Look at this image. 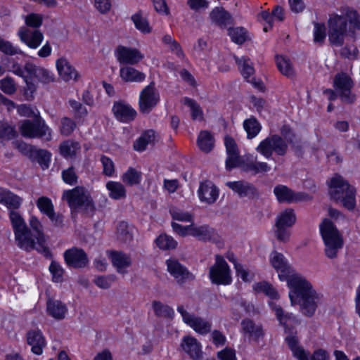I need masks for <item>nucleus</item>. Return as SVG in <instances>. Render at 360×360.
I'll use <instances>...</instances> for the list:
<instances>
[{
	"instance_id": "nucleus-27",
	"label": "nucleus",
	"mask_w": 360,
	"mask_h": 360,
	"mask_svg": "<svg viewBox=\"0 0 360 360\" xmlns=\"http://www.w3.org/2000/svg\"><path fill=\"white\" fill-rule=\"evenodd\" d=\"M21 150H26L30 153L31 157L34 158L43 169L49 167L51 160V153L43 149H37L32 146L22 143L19 146Z\"/></svg>"
},
{
	"instance_id": "nucleus-6",
	"label": "nucleus",
	"mask_w": 360,
	"mask_h": 360,
	"mask_svg": "<svg viewBox=\"0 0 360 360\" xmlns=\"http://www.w3.org/2000/svg\"><path fill=\"white\" fill-rule=\"evenodd\" d=\"M9 219L15 235L17 245L30 252L34 249V240L32 238L31 230L27 227L18 210L9 212Z\"/></svg>"
},
{
	"instance_id": "nucleus-42",
	"label": "nucleus",
	"mask_w": 360,
	"mask_h": 360,
	"mask_svg": "<svg viewBox=\"0 0 360 360\" xmlns=\"http://www.w3.org/2000/svg\"><path fill=\"white\" fill-rule=\"evenodd\" d=\"M296 221V216L292 209H286L278 217L276 226H292Z\"/></svg>"
},
{
	"instance_id": "nucleus-31",
	"label": "nucleus",
	"mask_w": 360,
	"mask_h": 360,
	"mask_svg": "<svg viewBox=\"0 0 360 360\" xmlns=\"http://www.w3.org/2000/svg\"><path fill=\"white\" fill-rule=\"evenodd\" d=\"M108 256L119 273H123L122 269L130 266L131 264L130 255L123 252L112 250L108 253Z\"/></svg>"
},
{
	"instance_id": "nucleus-54",
	"label": "nucleus",
	"mask_w": 360,
	"mask_h": 360,
	"mask_svg": "<svg viewBox=\"0 0 360 360\" xmlns=\"http://www.w3.org/2000/svg\"><path fill=\"white\" fill-rule=\"evenodd\" d=\"M0 89L4 93L8 95L15 94L17 90L14 79L9 76L0 80Z\"/></svg>"
},
{
	"instance_id": "nucleus-40",
	"label": "nucleus",
	"mask_w": 360,
	"mask_h": 360,
	"mask_svg": "<svg viewBox=\"0 0 360 360\" xmlns=\"http://www.w3.org/2000/svg\"><path fill=\"white\" fill-rule=\"evenodd\" d=\"M293 193L292 189L284 185H277L274 188V193L281 203H292Z\"/></svg>"
},
{
	"instance_id": "nucleus-4",
	"label": "nucleus",
	"mask_w": 360,
	"mask_h": 360,
	"mask_svg": "<svg viewBox=\"0 0 360 360\" xmlns=\"http://www.w3.org/2000/svg\"><path fill=\"white\" fill-rule=\"evenodd\" d=\"M330 195L332 199L341 202L348 210H353L356 206V189L340 175L330 179Z\"/></svg>"
},
{
	"instance_id": "nucleus-55",
	"label": "nucleus",
	"mask_w": 360,
	"mask_h": 360,
	"mask_svg": "<svg viewBox=\"0 0 360 360\" xmlns=\"http://www.w3.org/2000/svg\"><path fill=\"white\" fill-rule=\"evenodd\" d=\"M49 271L52 274L53 282L60 283L63 280L64 269L56 261H52L49 266Z\"/></svg>"
},
{
	"instance_id": "nucleus-39",
	"label": "nucleus",
	"mask_w": 360,
	"mask_h": 360,
	"mask_svg": "<svg viewBox=\"0 0 360 360\" xmlns=\"http://www.w3.org/2000/svg\"><path fill=\"white\" fill-rule=\"evenodd\" d=\"M80 144L77 141L67 140L60 143L59 149L64 158H72L80 150Z\"/></svg>"
},
{
	"instance_id": "nucleus-64",
	"label": "nucleus",
	"mask_w": 360,
	"mask_h": 360,
	"mask_svg": "<svg viewBox=\"0 0 360 360\" xmlns=\"http://www.w3.org/2000/svg\"><path fill=\"white\" fill-rule=\"evenodd\" d=\"M170 214L173 219L189 222L193 221V217L191 214L186 212L181 211L178 209H171L169 210Z\"/></svg>"
},
{
	"instance_id": "nucleus-21",
	"label": "nucleus",
	"mask_w": 360,
	"mask_h": 360,
	"mask_svg": "<svg viewBox=\"0 0 360 360\" xmlns=\"http://www.w3.org/2000/svg\"><path fill=\"white\" fill-rule=\"evenodd\" d=\"M25 70L30 78L34 77L39 82L44 84H49L55 80L54 75L50 70L30 62L25 64Z\"/></svg>"
},
{
	"instance_id": "nucleus-13",
	"label": "nucleus",
	"mask_w": 360,
	"mask_h": 360,
	"mask_svg": "<svg viewBox=\"0 0 360 360\" xmlns=\"http://www.w3.org/2000/svg\"><path fill=\"white\" fill-rule=\"evenodd\" d=\"M30 225L32 229V238L37 240V246L34 242V249L44 255L46 258H51L52 257L51 252L49 248L45 245V238L42 231V226L37 217L32 216L30 219Z\"/></svg>"
},
{
	"instance_id": "nucleus-46",
	"label": "nucleus",
	"mask_w": 360,
	"mask_h": 360,
	"mask_svg": "<svg viewBox=\"0 0 360 360\" xmlns=\"http://www.w3.org/2000/svg\"><path fill=\"white\" fill-rule=\"evenodd\" d=\"M152 307L155 316L158 317L172 319L174 314V311L172 307L162 304L160 301L154 300L152 303Z\"/></svg>"
},
{
	"instance_id": "nucleus-34",
	"label": "nucleus",
	"mask_w": 360,
	"mask_h": 360,
	"mask_svg": "<svg viewBox=\"0 0 360 360\" xmlns=\"http://www.w3.org/2000/svg\"><path fill=\"white\" fill-rule=\"evenodd\" d=\"M157 134L153 129H148L143 132L141 136L134 143V149L142 152L146 149L148 145L155 144Z\"/></svg>"
},
{
	"instance_id": "nucleus-37",
	"label": "nucleus",
	"mask_w": 360,
	"mask_h": 360,
	"mask_svg": "<svg viewBox=\"0 0 360 360\" xmlns=\"http://www.w3.org/2000/svg\"><path fill=\"white\" fill-rule=\"evenodd\" d=\"M134 228L126 221H120L117 228V239L124 243H129L133 240Z\"/></svg>"
},
{
	"instance_id": "nucleus-47",
	"label": "nucleus",
	"mask_w": 360,
	"mask_h": 360,
	"mask_svg": "<svg viewBox=\"0 0 360 360\" xmlns=\"http://www.w3.org/2000/svg\"><path fill=\"white\" fill-rule=\"evenodd\" d=\"M234 59L236 60V63L238 65V68L242 75L245 79H248L252 75H253L255 70L254 68L252 67L250 58L247 57L238 58L237 56H234Z\"/></svg>"
},
{
	"instance_id": "nucleus-45",
	"label": "nucleus",
	"mask_w": 360,
	"mask_h": 360,
	"mask_svg": "<svg viewBox=\"0 0 360 360\" xmlns=\"http://www.w3.org/2000/svg\"><path fill=\"white\" fill-rule=\"evenodd\" d=\"M131 19L137 30L143 33L150 32L151 28L149 26L148 20L143 16L142 11H139L131 15Z\"/></svg>"
},
{
	"instance_id": "nucleus-9",
	"label": "nucleus",
	"mask_w": 360,
	"mask_h": 360,
	"mask_svg": "<svg viewBox=\"0 0 360 360\" xmlns=\"http://www.w3.org/2000/svg\"><path fill=\"white\" fill-rule=\"evenodd\" d=\"M333 86L342 102L348 104L355 102L356 95L352 92L354 82L346 73H338L335 76Z\"/></svg>"
},
{
	"instance_id": "nucleus-44",
	"label": "nucleus",
	"mask_w": 360,
	"mask_h": 360,
	"mask_svg": "<svg viewBox=\"0 0 360 360\" xmlns=\"http://www.w3.org/2000/svg\"><path fill=\"white\" fill-rule=\"evenodd\" d=\"M243 128L249 139L255 138L260 131L262 127L255 117H250L243 122Z\"/></svg>"
},
{
	"instance_id": "nucleus-29",
	"label": "nucleus",
	"mask_w": 360,
	"mask_h": 360,
	"mask_svg": "<svg viewBox=\"0 0 360 360\" xmlns=\"http://www.w3.org/2000/svg\"><path fill=\"white\" fill-rule=\"evenodd\" d=\"M27 340L28 345L31 346V350L34 354L37 355L42 354L46 342L40 330H33L29 331L27 334Z\"/></svg>"
},
{
	"instance_id": "nucleus-59",
	"label": "nucleus",
	"mask_w": 360,
	"mask_h": 360,
	"mask_svg": "<svg viewBox=\"0 0 360 360\" xmlns=\"http://www.w3.org/2000/svg\"><path fill=\"white\" fill-rule=\"evenodd\" d=\"M62 179L65 183L69 185H75L77 184L78 176L76 174L74 167H70L62 172Z\"/></svg>"
},
{
	"instance_id": "nucleus-26",
	"label": "nucleus",
	"mask_w": 360,
	"mask_h": 360,
	"mask_svg": "<svg viewBox=\"0 0 360 360\" xmlns=\"http://www.w3.org/2000/svg\"><path fill=\"white\" fill-rule=\"evenodd\" d=\"M212 22L220 28H226L228 25L233 24L231 15L223 7H216L210 13Z\"/></svg>"
},
{
	"instance_id": "nucleus-2",
	"label": "nucleus",
	"mask_w": 360,
	"mask_h": 360,
	"mask_svg": "<svg viewBox=\"0 0 360 360\" xmlns=\"http://www.w3.org/2000/svg\"><path fill=\"white\" fill-rule=\"evenodd\" d=\"M289 288L291 304H300L302 313L312 316L317 308L318 295L311 284L304 277H295L289 281Z\"/></svg>"
},
{
	"instance_id": "nucleus-43",
	"label": "nucleus",
	"mask_w": 360,
	"mask_h": 360,
	"mask_svg": "<svg viewBox=\"0 0 360 360\" xmlns=\"http://www.w3.org/2000/svg\"><path fill=\"white\" fill-rule=\"evenodd\" d=\"M106 188L110 191L109 195L115 200H120L126 196V190L124 186L120 182L108 181L106 184Z\"/></svg>"
},
{
	"instance_id": "nucleus-62",
	"label": "nucleus",
	"mask_w": 360,
	"mask_h": 360,
	"mask_svg": "<svg viewBox=\"0 0 360 360\" xmlns=\"http://www.w3.org/2000/svg\"><path fill=\"white\" fill-rule=\"evenodd\" d=\"M326 27L323 23L314 22V41L322 44L326 38Z\"/></svg>"
},
{
	"instance_id": "nucleus-50",
	"label": "nucleus",
	"mask_w": 360,
	"mask_h": 360,
	"mask_svg": "<svg viewBox=\"0 0 360 360\" xmlns=\"http://www.w3.org/2000/svg\"><path fill=\"white\" fill-rule=\"evenodd\" d=\"M276 61L279 71L283 75L288 77L293 75V68L289 59L283 56H276Z\"/></svg>"
},
{
	"instance_id": "nucleus-5",
	"label": "nucleus",
	"mask_w": 360,
	"mask_h": 360,
	"mask_svg": "<svg viewBox=\"0 0 360 360\" xmlns=\"http://www.w3.org/2000/svg\"><path fill=\"white\" fill-rule=\"evenodd\" d=\"M320 233L325 244V254L327 257H337L338 251L343 247V238L329 219H324L319 225Z\"/></svg>"
},
{
	"instance_id": "nucleus-14",
	"label": "nucleus",
	"mask_w": 360,
	"mask_h": 360,
	"mask_svg": "<svg viewBox=\"0 0 360 360\" xmlns=\"http://www.w3.org/2000/svg\"><path fill=\"white\" fill-rule=\"evenodd\" d=\"M177 311L182 316L184 323L190 326L197 333L207 334L210 332L212 325L209 321L188 313L183 306H179Z\"/></svg>"
},
{
	"instance_id": "nucleus-33",
	"label": "nucleus",
	"mask_w": 360,
	"mask_h": 360,
	"mask_svg": "<svg viewBox=\"0 0 360 360\" xmlns=\"http://www.w3.org/2000/svg\"><path fill=\"white\" fill-rule=\"evenodd\" d=\"M46 311L48 314L55 319L61 320L65 318L68 308L60 300L49 299L46 302Z\"/></svg>"
},
{
	"instance_id": "nucleus-53",
	"label": "nucleus",
	"mask_w": 360,
	"mask_h": 360,
	"mask_svg": "<svg viewBox=\"0 0 360 360\" xmlns=\"http://www.w3.org/2000/svg\"><path fill=\"white\" fill-rule=\"evenodd\" d=\"M157 245L162 250L175 249L177 242L172 237L166 234L160 235L156 239Z\"/></svg>"
},
{
	"instance_id": "nucleus-20",
	"label": "nucleus",
	"mask_w": 360,
	"mask_h": 360,
	"mask_svg": "<svg viewBox=\"0 0 360 360\" xmlns=\"http://www.w3.org/2000/svg\"><path fill=\"white\" fill-rule=\"evenodd\" d=\"M226 186L237 193L240 198L253 199L259 196L257 188L252 184L244 180L228 181Z\"/></svg>"
},
{
	"instance_id": "nucleus-58",
	"label": "nucleus",
	"mask_w": 360,
	"mask_h": 360,
	"mask_svg": "<svg viewBox=\"0 0 360 360\" xmlns=\"http://www.w3.org/2000/svg\"><path fill=\"white\" fill-rule=\"evenodd\" d=\"M0 51L6 55L22 54V51L8 41L0 38Z\"/></svg>"
},
{
	"instance_id": "nucleus-19",
	"label": "nucleus",
	"mask_w": 360,
	"mask_h": 360,
	"mask_svg": "<svg viewBox=\"0 0 360 360\" xmlns=\"http://www.w3.org/2000/svg\"><path fill=\"white\" fill-rule=\"evenodd\" d=\"M166 264L167 271L179 283H184L186 281L194 279L195 276L176 259H169Z\"/></svg>"
},
{
	"instance_id": "nucleus-15",
	"label": "nucleus",
	"mask_w": 360,
	"mask_h": 360,
	"mask_svg": "<svg viewBox=\"0 0 360 360\" xmlns=\"http://www.w3.org/2000/svg\"><path fill=\"white\" fill-rule=\"evenodd\" d=\"M66 264L74 269H83L88 266L89 258L84 250L72 248L65 251L63 254Z\"/></svg>"
},
{
	"instance_id": "nucleus-41",
	"label": "nucleus",
	"mask_w": 360,
	"mask_h": 360,
	"mask_svg": "<svg viewBox=\"0 0 360 360\" xmlns=\"http://www.w3.org/2000/svg\"><path fill=\"white\" fill-rule=\"evenodd\" d=\"M228 34L231 41L237 44H243L248 39V31L243 27H229Z\"/></svg>"
},
{
	"instance_id": "nucleus-52",
	"label": "nucleus",
	"mask_w": 360,
	"mask_h": 360,
	"mask_svg": "<svg viewBox=\"0 0 360 360\" xmlns=\"http://www.w3.org/2000/svg\"><path fill=\"white\" fill-rule=\"evenodd\" d=\"M141 173L134 168H129L122 176V180L129 186L139 184L141 181Z\"/></svg>"
},
{
	"instance_id": "nucleus-24",
	"label": "nucleus",
	"mask_w": 360,
	"mask_h": 360,
	"mask_svg": "<svg viewBox=\"0 0 360 360\" xmlns=\"http://www.w3.org/2000/svg\"><path fill=\"white\" fill-rule=\"evenodd\" d=\"M198 195L202 202L211 205L218 198L219 190L212 181H205L200 184Z\"/></svg>"
},
{
	"instance_id": "nucleus-8",
	"label": "nucleus",
	"mask_w": 360,
	"mask_h": 360,
	"mask_svg": "<svg viewBox=\"0 0 360 360\" xmlns=\"http://www.w3.org/2000/svg\"><path fill=\"white\" fill-rule=\"evenodd\" d=\"M288 148V142L282 136L274 134L262 141L256 148V150L269 159L271 158L273 153L280 156H284Z\"/></svg>"
},
{
	"instance_id": "nucleus-11",
	"label": "nucleus",
	"mask_w": 360,
	"mask_h": 360,
	"mask_svg": "<svg viewBox=\"0 0 360 360\" xmlns=\"http://www.w3.org/2000/svg\"><path fill=\"white\" fill-rule=\"evenodd\" d=\"M272 266L278 273L281 281H286L289 287V281L295 277H303L299 274L295 273V270L288 263L284 255L276 251L272 252L270 257Z\"/></svg>"
},
{
	"instance_id": "nucleus-32",
	"label": "nucleus",
	"mask_w": 360,
	"mask_h": 360,
	"mask_svg": "<svg viewBox=\"0 0 360 360\" xmlns=\"http://www.w3.org/2000/svg\"><path fill=\"white\" fill-rule=\"evenodd\" d=\"M241 330L249 337L252 338L254 340L258 341L259 338H263L264 333L261 325H257L250 319H245L241 321Z\"/></svg>"
},
{
	"instance_id": "nucleus-57",
	"label": "nucleus",
	"mask_w": 360,
	"mask_h": 360,
	"mask_svg": "<svg viewBox=\"0 0 360 360\" xmlns=\"http://www.w3.org/2000/svg\"><path fill=\"white\" fill-rule=\"evenodd\" d=\"M37 205L41 212L46 214H53V205L51 200L47 197H40L37 202Z\"/></svg>"
},
{
	"instance_id": "nucleus-3",
	"label": "nucleus",
	"mask_w": 360,
	"mask_h": 360,
	"mask_svg": "<svg viewBox=\"0 0 360 360\" xmlns=\"http://www.w3.org/2000/svg\"><path fill=\"white\" fill-rule=\"evenodd\" d=\"M62 200L68 202L72 214L82 212L86 215H92L96 209L92 198L83 186H76L72 189L64 191Z\"/></svg>"
},
{
	"instance_id": "nucleus-63",
	"label": "nucleus",
	"mask_w": 360,
	"mask_h": 360,
	"mask_svg": "<svg viewBox=\"0 0 360 360\" xmlns=\"http://www.w3.org/2000/svg\"><path fill=\"white\" fill-rule=\"evenodd\" d=\"M114 281L115 276L112 275L99 276L94 279V283L102 289H108Z\"/></svg>"
},
{
	"instance_id": "nucleus-22",
	"label": "nucleus",
	"mask_w": 360,
	"mask_h": 360,
	"mask_svg": "<svg viewBox=\"0 0 360 360\" xmlns=\"http://www.w3.org/2000/svg\"><path fill=\"white\" fill-rule=\"evenodd\" d=\"M190 236L197 238L202 241H211L214 243L221 242L220 237L214 229L208 225L195 226L192 224Z\"/></svg>"
},
{
	"instance_id": "nucleus-30",
	"label": "nucleus",
	"mask_w": 360,
	"mask_h": 360,
	"mask_svg": "<svg viewBox=\"0 0 360 360\" xmlns=\"http://www.w3.org/2000/svg\"><path fill=\"white\" fill-rule=\"evenodd\" d=\"M56 68L59 75L65 81L76 80L78 77V73L76 70L65 58H60L56 60Z\"/></svg>"
},
{
	"instance_id": "nucleus-51",
	"label": "nucleus",
	"mask_w": 360,
	"mask_h": 360,
	"mask_svg": "<svg viewBox=\"0 0 360 360\" xmlns=\"http://www.w3.org/2000/svg\"><path fill=\"white\" fill-rule=\"evenodd\" d=\"M4 65L6 66L7 71L11 72L20 77H25L26 72L25 66L22 68L21 65L13 58H5L4 60Z\"/></svg>"
},
{
	"instance_id": "nucleus-35",
	"label": "nucleus",
	"mask_w": 360,
	"mask_h": 360,
	"mask_svg": "<svg viewBox=\"0 0 360 360\" xmlns=\"http://www.w3.org/2000/svg\"><path fill=\"white\" fill-rule=\"evenodd\" d=\"M120 76L125 82H141L146 79V75L131 66L121 68Z\"/></svg>"
},
{
	"instance_id": "nucleus-48",
	"label": "nucleus",
	"mask_w": 360,
	"mask_h": 360,
	"mask_svg": "<svg viewBox=\"0 0 360 360\" xmlns=\"http://www.w3.org/2000/svg\"><path fill=\"white\" fill-rule=\"evenodd\" d=\"M256 292H263L271 299H278V295L275 288L266 281L258 282L253 285Z\"/></svg>"
},
{
	"instance_id": "nucleus-16",
	"label": "nucleus",
	"mask_w": 360,
	"mask_h": 360,
	"mask_svg": "<svg viewBox=\"0 0 360 360\" xmlns=\"http://www.w3.org/2000/svg\"><path fill=\"white\" fill-rule=\"evenodd\" d=\"M115 56L120 64L136 65L143 58V55L135 48L120 45L115 49Z\"/></svg>"
},
{
	"instance_id": "nucleus-28",
	"label": "nucleus",
	"mask_w": 360,
	"mask_h": 360,
	"mask_svg": "<svg viewBox=\"0 0 360 360\" xmlns=\"http://www.w3.org/2000/svg\"><path fill=\"white\" fill-rule=\"evenodd\" d=\"M22 199L10 191L0 188V203L11 211H16L20 207Z\"/></svg>"
},
{
	"instance_id": "nucleus-49",
	"label": "nucleus",
	"mask_w": 360,
	"mask_h": 360,
	"mask_svg": "<svg viewBox=\"0 0 360 360\" xmlns=\"http://www.w3.org/2000/svg\"><path fill=\"white\" fill-rule=\"evenodd\" d=\"M183 103L190 108L193 120H203V112L199 104L194 100L188 97L184 98Z\"/></svg>"
},
{
	"instance_id": "nucleus-36",
	"label": "nucleus",
	"mask_w": 360,
	"mask_h": 360,
	"mask_svg": "<svg viewBox=\"0 0 360 360\" xmlns=\"http://www.w3.org/2000/svg\"><path fill=\"white\" fill-rule=\"evenodd\" d=\"M285 342L292 351L294 357L298 360H309V353L307 352L302 347L299 345V341L295 335H288L285 338Z\"/></svg>"
},
{
	"instance_id": "nucleus-18",
	"label": "nucleus",
	"mask_w": 360,
	"mask_h": 360,
	"mask_svg": "<svg viewBox=\"0 0 360 360\" xmlns=\"http://www.w3.org/2000/svg\"><path fill=\"white\" fill-rule=\"evenodd\" d=\"M112 111L115 117L120 122L129 123L135 120L137 112L124 101H115Z\"/></svg>"
},
{
	"instance_id": "nucleus-17",
	"label": "nucleus",
	"mask_w": 360,
	"mask_h": 360,
	"mask_svg": "<svg viewBox=\"0 0 360 360\" xmlns=\"http://www.w3.org/2000/svg\"><path fill=\"white\" fill-rule=\"evenodd\" d=\"M272 309L280 324L284 327L285 332L288 333V335H296L295 326L300 323L296 317L292 313L284 311L281 306L274 304Z\"/></svg>"
},
{
	"instance_id": "nucleus-12",
	"label": "nucleus",
	"mask_w": 360,
	"mask_h": 360,
	"mask_svg": "<svg viewBox=\"0 0 360 360\" xmlns=\"http://www.w3.org/2000/svg\"><path fill=\"white\" fill-rule=\"evenodd\" d=\"M160 101V93L155 86V82H150L141 92L139 105L140 112L150 113Z\"/></svg>"
},
{
	"instance_id": "nucleus-23",
	"label": "nucleus",
	"mask_w": 360,
	"mask_h": 360,
	"mask_svg": "<svg viewBox=\"0 0 360 360\" xmlns=\"http://www.w3.org/2000/svg\"><path fill=\"white\" fill-rule=\"evenodd\" d=\"M20 40L31 49H37L44 39L43 34L38 30L21 27L18 31Z\"/></svg>"
},
{
	"instance_id": "nucleus-1",
	"label": "nucleus",
	"mask_w": 360,
	"mask_h": 360,
	"mask_svg": "<svg viewBox=\"0 0 360 360\" xmlns=\"http://www.w3.org/2000/svg\"><path fill=\"white\" fill-rule=\"evenodd\" d=\"M340 14L333 13L329 15L328 20V40L334 46H342L347 35V25L349 32L360 30V15L352 7L342 6Z\"/></svg>"
},
{
	"instance_id": "nucleus-10",
	"label": "nucleus",
	"mask_w": 360,
	"mask_h": 360,
	"mask_svg": "<svg viewBox=\"0 0 360 360\" xmlns=\"http://www.w3.org/2000/svg\"><path fill=\"white\" fill-rule=\"evenodd\" d=\"M209 276L211 281L217 285H229L232 281L227 262L218 255L215 257V264L210 269Z\"/></svg>"
},
{
	"instance_id": "nucleus-25",
	"label": "nucleus",
	"mask_w": 360,
	"mask_h": 360,
	"mask_svg": "<svg viewBox=\"0 0 360 360\" xmlns=\"http://www.w3.org/2000/svg\"><path fill=\"white\" fill-rule=\"evenodd\" d=\"M181 347L194 360H200L202 358L201 345L193 337L184 336L181 343Z\"/></svg>"
},
{
	"instance_id": "nucleus-60",
	"label": "nucleus",
	"mask_w": 360,
	"mask_h": 360,
	"mask_svg": "<svg viewBox=\"0 0 360 360\" xmlns=\"http://www.w3.org/2000/svg\"><path fill=\"white\" fill-rule=\"evenodd\" d=\"M242 158L238 153L227 154L226 160V169L231 171L232 169L238 167L242 165Z\"/></svg>"
},
{
	"instance_id": "nucleus-56",
	"label": "nucleus",
	"mask_w": 360,
	"mask_h": 360,
	"mask_svg": "<svg viewBox=\"0 0 360 360\" xmlns=\"http://www.w3.org/2000/svg\"><path fill=\"white\" fill-rule=\"evenodd\" d=\"M60 131L64 136H70L76 128V123L72 119L65 117L61 119Z\"/></svg>"
},
{
	"instance_id": "nucleus-7",
	"label": "nucleus",
	"mask_w": 360,
	"mask_h": 360,
	"mask_svg": "<svg viewBox=\"0 0 360 360\" xmlns=\"http://www.w3.org/2000/svg\"><path fill=\"white\" fill-rule=\"evenodd\" d=\"M19 129L21 135L26 138H39L45 141L51 139V129L39 117L32 121L30 120L22 121Z\"/></svg>"
},
{
	"instance_id": "nucleus-61",
	"label": "nucleus",
	"mask_w": 360,
	"mask_h": 360,
	"mask_svg": "<svg viewBox=\"0 0 360 360\" xmlns=\"http://www.w3.org/2000/svg\"><path fill=\"white\" fill-rule=\"evenodd\" d=\"M16 136L15 129L7 123L0 124V139L11 140Z\"/></svg>"
},
{
	"instance_id": "nucleus-38",
	"label": "nucleus",
	"mask_w": 360,
	"mask_h": 360,
	"mask_svg": "<svg viewBox=\"0 0 360 360\" xmlns=\"http://www.w3.org/2000/svg\"><path fill=\"white\" fill-rule=\"evenodd\" d=\"M214 139L207 131H201L198 135L197 143L199 148L205 152H210L214 147Z\"/></svg>"
}]
</instances>
